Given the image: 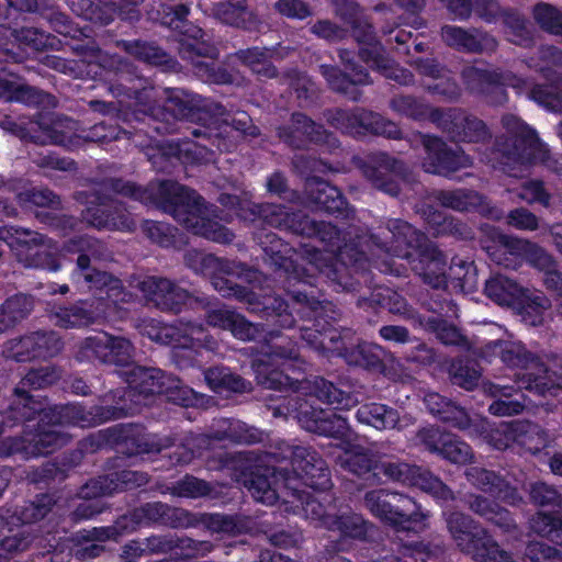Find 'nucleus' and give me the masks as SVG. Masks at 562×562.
Instances as JSON below:
<instances>
[{"label": "nucleus", "instance_id": "nucleus-50", "mask_svg": "<svg viewBox=\"0 0 562 562\" xmlns=\"http://www.w3.org/2000/svg\"><path fill=\"white\" fill-rule=\"evenodd\" d=\"M307 384L308 386L305 389L311 394L335 409H350L358 404L357 396L336 387L331 382L323 378H315L313 381L307 382Z\"/></svg>", "mask_w": 562, "mask_h": 562}, {"label": "nucleus", "instance_id": "nucleus-11", "mask_svg": "<svg viewBox=\"0 0 562 562\" xmlns=\"http://www.w3.org/2000/svg\"><path fill=\"white\" fill-rule=\"evenodd\" d=\"M460 76L469 92L484 97L492 105H502L507 102L508 95L504 88L506 86L514 88L518 93L526 92L528 97L536 86L512 71L481 68L475 65L464 66Z\"/></svg>", "mask_w": 562, "mask_h": 562}, {"label": "nucleus", "instance_id": "nucleus-41", "mask_svg": "<svg viewBox=\"0 0 562 562\" xmlns=\"http://www.w3.org/2000/svg\"><path fill=\"white\" fill-rule=\"evenodd\" d=\"M463 503L474 515L493 524L504 532H512L517 528L509 510L484 495L469 493L464 496Z\"/></svg>", "mask_w": 562, "mask_h": 562}, {"label": "nucleus", "instance_id": "nucleus-12", "mask_svg": "<svg viewBox=\"0 0 562 562\" xmlns=\"http://www.w3.org/2000/svg\"><path fill=\"white\" fill-rule=\"evenodd\" d=\"M430 240L426 235L402 220H390L386 227L375 235L366 238V250L372 256L378 252L411 261Z\"/></svg>", "mask_w": 562, "mask_h": 562}, {"label": "nucleus", "instance_id": "nucleus-15", "mask_svg": "<svg viewBox=\"0 0 562 562\" xmlns=\"http://www.w3.org/2000/svg\"><path fill=\"white\" fill-rule=\"evenodd\" d=\"M378 472L379 475L383 474L386 481L404 486L418 487L437 498L443 501H452L454 498L451 488L439 477L435 476L430 471L405 460L380 454Z\"/></svg>", "mask_w": 562, "mask_h": 562}, {"label": "nucleus", "instance_id": "nucleus-42", "mask_svg": "<svg viewBox=\"0 0 562 562\" xmlns=\"http://www.w3.org/2000/svg\"><path fill=\"white\" fill-rule=\"evenodd\" d=\"M249 311L252 313L260 314L262 317L277 318V323L280 327L290 328L294 325V317L288 312L286 302L273 294H258L255 292H247L243 296Z\"/></svg>", "mask_w": 562, "mask_h": 562}, {"label": "nucleus", "instance_id": "nucleus-49", "mask_svg": "<svg viewBox=\"0 0 562 562\" xmlns=\"http://www.w3.org/2000/svg\"><path fill=\"white\" fill-rule=\"evenodd\" d=\"M169 380L160 369L144 367H134L127 378L130 387L145 395L167 392L171 387Z\"/></svg>", "mask_w": 562, "mask_h": 562}, {"label": "nucleus", "instance_id": "nucleus-29", "mask_svg": "<svg viewBox=\"0 0 562 562\" xmlns=\"http://www.w3.org/2000/svg\"><path fill=\"white\" fill-rule=\"evenodd\" d=\"M111 431L117 449L128 456L160 452L175 445L172 437L148 434L135 425L119 426Z\"/></svg>", "mask_w": 562, "mask_h": 562}, {"label": "nucleus", "instance_id": "nucleus-26", "mask_svg": "<svg viewBox=\"0 0 562 562\" xmlns=\"http://www.w3.org/2000/svg\"><path fill=\"white\" fill-rule=\"evenodd\" d=\"M297 482V479L289 477L288 470L283 468H265L261 472L251 473L244 485L255 501L273 505L279 498L290 503L288 497L291 491L299 492Z\"/></svg>", "mask_w": 562, "mask_h": 562}, {"label": "nucleus", "instance_id": "nucleus-48", "mask_svg": "<svg viewBox=\"0 0 562 562\" xmlns=\"http://www.w3.org/2000/svg\"><path fill=\"white\" fill-rule=\"evenodd\" d=\"M115 45L140 61L154 66H165L167 69H176L177 67V61L167 52L153 43L140 40H120L115 42Z\"/></svg>", "mask_w": 562, "mask_h": 562}, {"label": "nucleus", "instance_id": "nucleus-14", "mask_svg": "<svg viewBox=\"0 0 562 562\" xmlns=\"http://www.w3.org/2000/svg\"><path fill=\"white\" fill-rule=\"evenodd\" d=\"M137 328L149 339L173 348L202 347L211 351L217 349V341L206 334L204 326L200 323L181 319L173 324H162L148 318L142 319Z\"/></svg>", "mask_w": 562, "mask_h": 562}, {"label": "nucleus", "instance_id": "nucleus-63", "mask_svg": "<svg viewBox=\"0 0 562 562\" xmlns=\"http://www.w3.org/2000/svg\"><path fill=\"white\" fill-rule=\"evenodd\" d=\"M186 266L195 273L213 276L215 273H232V263L211 254H204L196 249L188 250L184 255Z\"/></svg>", "mask_w": 562, "mask_h": 562}, {"label": "nucleus", "instance_id": "nucleus-6", "mask_svg": "<svg viewBox=\"0 0 562 562\" xmlns=\"http://www.w3.org/2000/svg\"><path fill=\"white\" fill-rule=\"evenodd\" d=\"M64 250L79 254L77 269L72 273V280L77 285L105 290L106 297L114 305L133 301L134 295L124 289L120 279L90 268L91 258L94 260L111 258V252L103 241L91 236H78L66 241Z\"/></svg>", "mask_w": 562, "mask_h": 562}, {"label": "nucleus", "instance_id": "nucleus-3", "mask_svg": "<svg viewBox=\"0 0 562 562\" xmlns=\"http://www.w3.org/2000/svg\"><path fill=\"white\" fill-rule=\"evenodd\" d=\"M41 413L43 414L37 431L23 436L26 460L49 454L67 445L71 435L64 427H93L112 417L110 412L104 413L101 407L87 411L80 404L55 406Z\"/></svg>", "mask_w": 562, "mask_h": 562}, {"label": "nucleus", "instance_id": "nucleus-35", "mask_svg": "<svg viewBox=\"0 0 562 562\" xmlns=\"http://www.w3.org/2000/svg\"><path fill=\"white\" fill-rule=\"evenodd\" d=\"M408 265L425 284L434 289H442L447 285L446 256L432 241L411 258Z\"/></svg>", "mask_w": 562, "mask_h": 562}, {"label": "nucleus", "instance_id": "nucleus-56", "mask_svg": "<svg viewBox=\"0 0 562 562\" xmlns=\"http://www.w3.org/2000/svg\"><path fill=\"white\" fill-rule=\"evenodd\" d=\"M371 524L360 514L346 512L327 520V530L338 532L342 538L366 539Z\"/></svg>", "mask_w": 562, "mask_h": 562}, {"label": "nucleus", "instance_id": "nucleus-28", "mask_svg": "<svg viewBox=\"0 0 562 562\" xmlns=\"http://www.w3.org/2000/svg\"><path fill=\"white\" fill-rule=\"evenodd\" d=\"M419 136L426 150V157L423 160L426 172L448 177L472 166V158L469 155L461 149H451L440 137L427 134Z\"/></svg>", "mask_w": 562, "mask_h": 562}, {"label": "nucleus", "instance_id": "nucleus-45", "mask_svg": "<svg viewBox=\"0 0 562 562\" xmlns=\"http://www.w3.org/2000/svg\"><path fill=\"white\" fill-rule=\"evenodd\" d=\"M345 456L338 458L339 465L357 476H364L369 474L368 480L373 483H380L381 477L378 472V463L380 460V453H374L370 450L358 449L351 451L350 442L344 447Z\"/></svg>", "mask_w": 562, "mask_h": 562}, {"label": "nucleus", "instance_id": "nucleus-23", "mask_svg": "<svg viewBox=\"0 0 562 562\" xmlns=\"http://www.w3.org/2000/svg\"><path fill=\"white\" fill-rule=\"evenodd\" d=\"M362 176L375 189L391 195L400 193V180H407L409 170L406 165L386 153L368 156L360 165Z\"/></svg>", "mask_w": 562, "mask_h": 562}, {"label": "nucleus", "instance_id": "nucleus-34", "mask_svg": "<svg viewBox=\"0 0 562 562\" xmlns=\"http://www.w3.org/2000/svg\"><path fill=\"white\" fill-rule=\"evenodd\" d=\"M321 346L345 358L349 364L375 369L380 367L382 361L383 350L381 347L368 342L353 345L347 342L345 338L336 333L324 335Z\"/></svg>", "mask_w": 562, "mask_h": 562}, {"label": "nucleus", "instance_id": "nucleus-37", "mask_svg": "<svg viewBox=\"0 0 562 562\" xmlns=\"http://www.w3.org/2000/svg\"><path fill=\"white\" fill-rule=\"evenodd\" d=\"M464 475L468 482L482 492L494 496L509 505H518L522 498L503 476L481 467H470Z\"/></svg>", "mask_w": 562, "mask_h": 562}, {"label": "nucleus", "instance_id": "nucleus-61", "mask_svg": "<svg viewBox=\"0 0 562 562\" xmlns=\"http://www.w3.org/2000/svg\"><path fill=\"white\" fill-rule=\"evenodd\" d=\"M419 212L427 223L436 228L438 235H453L461 239L472 237L471 229L454 217H446L429 205L423 206Z\"/></svg>", "mask_w": 562, "mask_h": 562}, {"label": "nucleus", "instance_id": "nucleus-40", "mask_svg": "<svg viewBox=\"0 0 562 562\" xmlns=\"http://www.w3.org/2000/svg\"><path fill=\"white\" fill-rule=\"evenodd\" d=\"M211 12L221 23L246 31L259 24L257 14L249 9L247 0H218L213 2Z\"/></svg>", "mask_w": 562, "mask_h": 562}, {"label": "nucleus", "instance_id": "nucleus-19", "mask_svg": "<svg viewBox=\"0 0 562 562\" xmlns=\"http://www.w3.org/2000/svg\"><path fill=\"white\" fill-rule=\"evenodd\" d=\"M135 348L124 336L100 331L85 338L78 346L79 361H99L115 367H127L134 361Z\"/></svg>", "mask_w": 562, "mask_h": 562}, {"label": "nucleus", "instance_id": "nucleus-38", "mask_svg": "<svg viewBox=\"0 0 562 562\" xmlns=\"http://www.w3.org/2000/svg\"><path fill=\"white\" fill-rule=\"evenodd\" d=\"M356 418L359 423L378 430H402L414 424V419L411 416H401L397 409L381 403L361 405L356 413Z\"/></svg>", "mask_w": 562, "mask_h": 562}, {"label": "nucleus", "instance_id": "nucleus-4", "mask_svg": "<svg viewBox=\"0 0 562 562\" xmlns=\"http://www.w3.org/2000/svg\"><path fill=\"white\" fill-rule=\"evenodd\" d=\"M72 50L89 64H98L104 70L113 72L117 79L109 85V92L122 105H146L150 99L151 88L147 87L137 68L117 54H109L100 49L94 41L72 46Z\"/></svg>", "mask_w": 562, "mask_h": 562}, {"label": "nucleus", "instance_id": "nucleus-57", "mask_svg": "<svg viewBox=\"0 0 562 562\" xmlns=\"http://www.w3.org/2000/svg\"><path fill=\"white\" fill-rule=\"evenodd\" d=\"M276 54V48L251 47L236 52L235 56L239 61L249 67L258 76L265 78H276L278 76V71L271 63V59Z\"/></svg>", "mask_w": 562, "mask_h": 562}, {"label": "nucleus", "instance_id": "nucleus-58", "mask_svg": "<svg viewBox=\"0 0 562 562\" xmlns=\"http://www.w3.org/2000/svg\"><path fill=\"white\" fill-rule=\"evenodd\" d=\"M5 20V11L0 9V46H5L11 37L35 50L47 45L48 37L43 32L35 27L12 29L4 23Z\"/></svg>", "mask_w": 562, "mask_h": 562}, {"label": "nucleus", "instance_id": "nucleus-10", "mask_svg": "<svg viewBox=\"0 0 562 562\" xmlns=\"http://www.w3.org/2000/svg\"><path fill=\"white\" fill-rule=\"evenodd\" d=\"M363 506L397 531L408 530V524H423L429 517L414 498L389 488L368 491L363 496Z\"/></svg>", "mask_w": 562, "mask_h": 562}, {"label": "nucleus", "instance_id": "nucleus-39", "mask_svg": "<svg viewBox=\"0 0 562 562\" xmlns=\"http://www.w3.org/2000/svg\"><path fill=\"white\" fill-rule=\"evenodd\" d=\"M432 198L441 206L452 209L458 212L479 210L494 220H501L503 217V212L501 210H488L484 204V198L472 190H438L432 193Z\"/></svg>", "mask_w": 562, "mask_h": 562}, {"label": "nucleus", "instance_id": "nucleus-52", "mask_svg": "<svg viewBox=\"0 0 562 562\" xmlns=\"http://www.w3.org/2000/svg\"><path fill=\"white\" fill-rule=\"evenodd\" d=\"M484 392L492 397H496L490 406L488 412L495 416H512L520 414L525 404L517 400H510L513 394L516 392V387L513 385H501L496 383H485Z\"/></svg>", "mask_w": 562, "mask_h": 562}, {"label": "nucleus", "instance_id": "nucleus-33", "mask_svg": "<svg viewBox=\"0 0 562 562\" xmlns=\"http://www.w3.org/2000/svg\"><path fill=\"white\" fill-rule=\"evenodd\" d=\"M278 136L294 148H302L306 143L337 146V139L322 125L316 124L303 113H293L290 126H280Z\"/></svg>", "mask_w": 562, "mask_h": 562}, {"label": "nucleus", "instance_id": "nucleus-5", "mask_svg": "<svg viewBox=\"0 0 562 562\" xmlns=\"http://www.w3.org/2000/svg\"><path fill=\"white\" fill-rule=\"evenodd\" d=\"M495 352L501 360L510 368H518L521 371L515 374V383L518 389H525L539 395L552 394L562 387V370L554 366L552 356L547 355L551 364L548 368L543 361L528 351L520 341H495Z\"/></svg>", "mask_w": 562, "mask_h": 562}, {"label": "nucleus", "instance_id": "nucleus-55", "mask_svg": "<svg viewBox=\"0 0 562 562\" xmlns=\"http://www.w3.org/2000/svg\"><path fill=\"white\" fill-rule=\"evenodd\" d=\"M392 111L401 116H405L413 121L429 120L432 122V114L443 109L431 108L423 99L411 94H395L389 103Z\"/></svg>", "mask_w": 562, "mask_h": 562}, {"label": "nucleus", "instance_id": "nucleus-46", "mask_svg": "<svg viewBox=\"0 0 562 562\" xmlns=\"http://www.w3.org/2000/svg\"><path fill=\"white\" fill-rule=\"evenodd\" d=\"M305 193L312 205L327 213L340 212L346 206V201L340 191L318 178L308 179L306 181Z\"/></svg>", "mask_w": 562, "mask_h": 562}, {"label": "nucleus", "instance_id": "nucleus-51", "mask_svg": "<svg viewBox=\"0 0 562 562\" xmlns=\"http://www.w3.org/2000/svg\"><path fill=\"white\" fill-rule=\"evenodd\" d=\"M210 440H228L234 443H254L260 440V435L255 428L248 427L239 420L220 419L215 428L209 434Z\"/></svg>", "mask_w": 562, "mask_h": 562}, {"label": "nucleus", "instance_id": "nucleus-47", "mask_svg": "<svg viewBox=\"0 0 562 562\" xmlns=\"http://www.w3.org/2000/svg\"><path fill=\"white\" fill-rule=\"evenodd\" d=\"M319 71L334 91L346 94L355 101L360 97V91L355 86L370 83L369 75L364 69H359L347 76L336 66L321 65Z\"/></svg>", "mask_w": 562, "mask_h": 562}, {"label": "nucleus", "instance_id": "nucleus-31", "mask_svg": "<svg viewBox=\"0 0 562 562\" xmlns=\"http://www.w3.org/2000/svg\"><path fill=\"white\" fill-rule=\"evenodd\" d=\"M441 40L458 52L468 54H493L498 47L497 40L488 32L479 29H464L457 25H443Z\"/></svg>", "mask_w": 562, "mask_h": 562}, {"label": "nucleus", "instance_id": "nucleus-16", "mask_svg": "<svg viewBox=\"0 0 562 562\" xmlns=\"http://www.w3.org/2000/svg\"><path fill=\"white\" fill-rule=\"evenodd\" d=\"M203 36L204 31L198 26L187 30L186 36L180 41V56L193 65L195 74L202 80L218 85L231 83L232 76L214 61L218 55L217 48L203 40Z\"/></svg>", "mask_w": 562, "mask_h": 562}, {"label": "nucleus", "instance_id": "nucleus-18", "mask_svg": "<svg viewBox=\"0 0 562 562\" xmlns=\"http://www.w3.org/2000/svg\"><path fill=\"white\" fill-rule=\"evenodd\" d=\"M324 116L333 127L353 136L368 132L392 139L402 137V132L396 123L364 109L327 110Z\"/></svg>", "mask_w": 562, "mask_h": 562}, {"label": "nucleus", "instance_id": "nucleus-9", "mask_svg": "<svg viewBox=\"0 0 562 562\" xmlns=\"http://www.w3.org/2000/svg\"><path fill=\"white\" fill-rule=\"evenodd\" d=\"M8 246L18 260L31 268L57 271L60 268L58 247L44 235L21 226L0 228V259Z\"/></svg>", "mask_w": 562, "mask_h": 562}, {"label": "nucleus", "instance_id": "nucleus-43", "mask_svg": "<svg viewBox=\"0 0 562 562\" xmlns=\"http://www.w3.org/2000/svg\"><path fill=\"white\" fill-rule=\"evenodd\" d=\"M112 476L99 477L87 484L82 491L86 497H99L121 490H130L142 486L148 482L147 474L132 470H124Z\"/></svg>", "mask_w": 562, "mask_h": 562}, {"label": "nucleus", "instance_id": "nucleus-8", "mask_svg": "<svg viewBox=\"0 0 562 562\" xmlns=\"http://www.w3.org/2000/svg\"><path fill=\"white\" fill-rule=\"evenodd\" d=\"M446 529L456 547L475 562H515L490 531L472 516L454 509L442 513Z\"/></svg>", "mask_w": 562, "mask_h": 562}, {"label": "nucleus", "instance_id": "nucleus-62", "mask_svg": "<svg viewBox=\"0 0 562 562\" xmlns=\"http://www.w3.org/2000/svg\"><path fill=\"white\" fill-rule=\"evenodd\" d=\"M514 431H516V443L533 454L544 449L551 440L546 429L526 420H517Z\"/></svg>", "mask_w": 562, "mask_h": 562}, {"label": "nucleus", "instance_id": "nucleus-1", "mask_svg": "<svg viewBox=\"0 0 562 562\" xmlns=\"http://www.w3.org/2000/svg\"><path fill=\"white\" fill-rule=\"evenodd\" d=\"M111 193L154 205L194 235L221 244H229L234 239V234L215 221L221 218L216 206L206 205L194 190L170 180L153 182L145 188L117 178L104 180L94 191L97 203L82 211V220L89 226L98 231L125 233L136 229L132 213L123 202L111 199Z\"/></svg>", "mask_w": 562, "mask_h": 562}, {"label": "nucleus", "instance_id": "nucleus-20", "mask_svg": "<svg viewBox=\"0 0 562 562\" xmlns=\"http://www.w3.org/2000/svg\"><path fill=\"white\" fill-rule=\"evenodd\" d=\"M432 123L453 143L484 144L492 138L483 120L460 108L436 111Z\"/></svg>", "mask_w": 562, "mask_h": 562}, {"label": "nucleus", "instance_id": "nucleus-25", "mask_svg": "<svg viewBox=\"0 0 562 562\" xmlns=\"http://www.w3.org/2000/svg\"><path fill=\"white\" fill-rule=\"evenodd\" d=\"M122 303L114 305L108 297L94 299L91 302H79L70 306H60L50 314L52 322L60 328H80L89 326L101 318L123 317Z\"/></svg>", "mask_w": 562, "mask_h": 562}, {"label": "nucleus", "instance_id": "nucleus-54", "mask_svg": "<svg viewBox=\"0 0 562 562\" xmlns=\"http://www.w3.org/2000/svg\"><path fill=\"white\" fill-rule=\"evenodd\" d=\"M204 379L211 390L216 393H245L251 390V383L224 367H214L204 371Z\"/></svg>", "mask_w": 562, "mask_h": 562}, {"label": "nucleus", "instance_id": "nucleus-21", "mask_svg": "<svg viewBox=\"0 0 562 562\" xmlns=\"http://www.w3.org/2000/svg\"><path fill=\"white\" fill-rule=\"evenodd\" d=\"M130 286L140 291L147 303L161 311L179 313L186 305L195 308L194 300L196 297L167 278L132 277Z\"/></svg>", "mask_w": 562, "mask_h": 562}, {"label": "nucleus", "instance_id": "nucleus-64", "mask_svg": "<svg viewBox=\"0 0 562 562\" xmlns=\"http://www.w3.org/2000/svg\"><path fill=\"white\" fill-rule=\"evenodd\" d=\"M524 63L530 69L540 72L546 79L552 80L554 68L562 67V50L555 46H542Z\"/></svg>", "mask_w": 562, "mask_h": 562}, {"label": "nucleus", "instance_id": "nucleus-60", "mask_svg": "<svg viewBox=\"0 0 562 562\" xmlns=\"http://www.w3.org/2000/svg\"><path fill=\"white\" fill-rule=\"evenodd\" d=\"M362 300L368 302L370 305H379L387 308L392 314H397L406 319L417 318L416 312L414 308L408 306L406 300L401 294L389 288H375L370 297Z\"/></svg>", "mask_w": 562, "mask_h": 562}, {"label": "nucleus", "instance_id": "nucleus-17", "mask_svg": "<svg viewBox=\"0 0 562 562\" xmlns=\"http://www.w3.org/2000/svg\"><path fill=\"white\" fill-rule=\"evenodd\" d=\"M334 3L336 15L352 27V35L360 44V58L374 69H387L390 58L376 40L372 24L358 18V4L352 0H334Z\"/></svg>", "mask_w": 562, "mask_h": 562}, {"label": "nucleus", "instance_id": "nucleus-59", "mask_svg": "<svg viewBox=\"0 0 562 562\" xmlns=\"http://www.w3.org/2000/svg\"><path fill=\"white\" fill-rule=\"evenodd\" d=\"M438 316L429 317L426 325L437 334L438 339L445 345H458L462 336L459 330L451 325H448L442 316L452 318L458 317V308L451 302H446L438 310H435Z\"/></svg>", "mask_w": 562, "mask_h": 562}, {"label": "nucleus", "instance_id": "nucleus-53", "mask_svg": "<svg viewBox=\"0 0 562 562\" xmlns=\"http://www.w3.org/2000/svg\"><path fill=\"white\" fill-rule=\"evenodd\" d=\"M485 294L498 305L510 306L524 296V288L513 279L496 274L485 282Z\"/></svg>", "mask_w": 562, "mask_h": 562}, {"label": "nucleus", "instance_id": "nucleus-24", "mask_svg": "<svg viewBox=\"0 0 562 562\" xmlns=\"http://www.w3.org/2000/svg\"><path fill=\"white\" fill-rule=\"evenodd\" d=\"M165 92V106L177 119L199 121L203 125L209 124L210 119L226 121V109L217 102L179 88H168Z\"/></svg>", "mask_w": 562, "mask_h": 562}, {"label": "nucleus", "instance_id": "nucleus-36", "mask_svg": "<svg viewBox=\"0 0 562 562\" xmlns=\"http://www.w3.org/2000/svg\"><path fill=\"white\" fill-rule=\"evenodd\" d=\"M144 0H116V3L109 10L111 13L103 12L94 7L90 0H71V10L86 20L108 25L114 20V14L123 21L136 22L140 18L138 10Z\"/></svg>", "mask_w": 562, "mask_h": 562}, {"label": "nucleus", "instance_id": "nucleus-32", "mask_svg": "<svg viewBox=\"0 0 562 562\" xmlns=\"http://www.w3.org/2000/svg\"><path fill=\"white\" fill-rule=\"evenodd\" d=\"M297 420L302 428L319 436L340 439L342 445L349 442L352 431L346 418L323 409L300 406Z\"/></svg>", "mask_w": 562, "mask_h": 562}, {"label": "nucleus", "instance_id": "nucleus-44", "mask_svg": "<svg viewBox=\"0 0 562 562\" xmlns=\"http://www.w3.org/2000/svg\"><path fill=\"white\" fill-rule=\"evenodd\" d=\"M250 212L254 215L252 221L258 218L269 226L288 229L297 235L304 218L301 212H289L285 206L269 203L254 204Z\"/></svg>", "mask_w": 562, "mask_h": 562}, {"label": "nucleus", "instance_id": "nucleus-2", "mask_svg": "<svg viewBox=\"0 0 562 562\" xmlns=\"http://www.w3.org/2000/svg\"><path fill=\"white\" fill-rule=\"evenodd\" d=\"M299 235L317 237L325 250L305 246L302 251V263L294 270L293 278L304 284H313V280L324 277L336 291L353 290L351 270L357 272L367 261L366 238L357 236V241L346 240V236L331 223L315 221L304 215Z\"/></svg>", "mask_w": 562, "mask_h": 562}, {"label": "nucleus", "instance_id": "nucleus-30", "mask_svg": "<svg viewBox=\"0 0 562 562\" xmlns=\"http://www.w3.org/2000/svg\"><path fill=\"white\" fill-rule=\"evenodd\" d=\"M59 379L60 371L54 366L31 369L25 374L20 383L14 387L12 395L21 407L22 418H25V420H32L43 411L42 404L29 394V389H44L55 384Z\"/></svg>", "mask_w": 562, "mask_h": 562}, {"label": "nucleus", "instance_id": "nucleus-22", "mask_svg": "<svg viewBox=\"0 0 562 562\" xmlns=\"http://www.w3.org/2000/svg\"><path fill=\"white\" fill-rule=\"evenodd\" d=\"M61 122H49L42 114L34 119L27 116H4L0 121V127L19 137L22 140L32 142L40 145H61L66 146L69 142V135L61 130Z\"/></svg>", "mask_w": 562, "mask_h": 562}, {"label": "nucleus", "instance_id": "nucleus-13", "mask_svg": "<svg viewBox=\"0 0 562 562\" xmlns=\"http://www.w3.org/2000/svg\"><path fill=\"white\" fill-rule=\"evenodd\" d=\"M289 361L297 363V368L303 364L295 341L281 335L280 331L271 330L266 334L261 346V357L252 362L258 383L267 389L276 390H282L291 384L288 376L278 372H268L270 362L285 364Z\"/></svg>", "mask_w": 562, "mask_h": 562}, {"label": "nucleus", "instance_id": "nucleus-27", "mask_svg": "<svg viewBox=\"0 0 562 562\" xmlns=\"http://www.w3.org/2000/svg\"><path fill=\"white\" fill-rule=\"evenodd\" d=\"M293 473L289 477L297 479V488L311 487L314 491H326L331 486L330 472L326 462L308 447H289Z\"/></svg>", "mask_w": 562, "mask_h": 562}, {"label": "nucleus", "instance_id": "nucleus-7", "mask_svg": "<svg viewBox=\"0 0 562 562\" xmlns=\"http://www.w3.org/2000/svg\"><path fill=\"white\" fill-rule=\"evenodd\" d=\"M502 125L507 136L497 137L496 149L504 157L505 166L541 162L562 176V161L551 158L549 149L541 143L536 132L519 117L505 114L502 117Z\"/></svg>", "mask_w": 562, "mask_h": 562}]
</instances>
